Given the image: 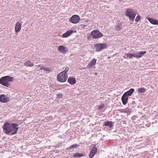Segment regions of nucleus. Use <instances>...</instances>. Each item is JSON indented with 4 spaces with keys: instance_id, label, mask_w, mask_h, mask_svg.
<instances>
[{
    "instance_id": "obj_4",
    "label": "nucleus",
    "mask_w": 158,
    "mask_h": 158,
    "mask_svg": "<svg viewBox=\"0 0 158 158\" xmlns=\"http://www.w3.org/2000/svg\"><path fill=\"white\" fill-rule=\"evenodd\" d=\"M136 15V13L133 10L130 9L127 10L126 13V15L129 18L131 21H134Z\"/></svg>"
},
{
    "instance_id": "obj_3",
    "label": "nucleus",
    "mask_w": 158,
    "mask_h": 158,
    "mask_svg": "<svg viewBox=\"0 0 158 158\" xmlns=\"http://www.w3.org/2000/svg\"><path fill=\"white\" fill-rule=\"evenodd\" d=\"M69 70L68 68H66L65 70L63 71L57 76V79L58 81L60 82H64L68 78L67 72Z\"/></svg>"
},
{
    "instance_id": "obj_28",
    "label": "nucleus",
    "mask_w": 158,
    "mask_h": 158,
    "mask_svg": "<svg viewBox=\"0 0 158 158\" xmlns=\"http://www.w3.org/2000/svg\"><path fill=\"white\" fill-rule=\"evenodd\" d=\"M140 18L141 17L140 16H139V15H137L135 19V22H138L140 19Z\"/></svg>"
},
{
    "instance_id": "obj_9",
    "label": "nucleus",
    "mask_w": 158,
    "mask_h": 158,
    "mask_svg": "<svg viewBox=\"0 0 158 158\" xmlns=\"http://www.w3.org/2000/svg\"><path fill=\"white\" fill-rule=\"evenodd\" d=\"M10 101V98L5 94L0 95V102L3 103H7Z\"/></svg>"
},
{
    "instance_id": "obj_23",
    "label": "nucleus",
    "mask_w": 158,
    "mask_h": 158,
    "mask_svg": "<svg viewBox=\"0 0 158 158\" xmlns=\"http://www.w3.org/2000/svg\"><path fill=\"white\" fill-rule=\"evenodd\" d=\"M40 69V70H43L44 71H45L47 72H48V73L50 72V71H51V70H50V69L49 68H45V67H41Z\"/></svg>"
},
{
    "instance_id": "obj_18",
    "label": "nucleus",
    "mask_w": 158,
    "mask_h": 158,
    "mask_svg": "<svg viewBox=\"0 0 158 158\" xmlns=\"http://www.w3.org/2000/svg\"><path fill=\"white\" fill-rule=\"evenodd\" d=\"M85 153L84 152H82L81 153H77L73 154V156L75 157L80 158L85 156Z\"/></svg>"
},
{
    "instance_id": "obj_19",
    "label": "nucleus",
    "mask_w": 158,
    "mask_h": 158,
    "mask_svg": "<svg viewBox=\"0 0 158 158\" xmlns=\"http://www.w3.org/2000/svg\"><path fill=\"white\" fill-rule=\"evenodd\" d=\"M24 65L27 67H31L34 65V64L29 60L27 61L24 64Z\"/></svg>"
},
{
    "instance_id": "obj_8",
    "label": "nucleus",
    "mask_w": 158,
    "mask_h": 158,
    "mask_svg": "<svg viewBox=\"0 0 158 158\" xmlns=\"http://www.w3.org/2000/svg\"><path fill=\"white\" fill-rule=\"evenodd\" d=\"M146 53V51H144L139 52L135 53H131V57H133L137 58H140L142 57Z\"/></svg>"
},
{
    "instance_id": "obj_26",
    "label": "nucleus",
    "mask_w": 158,
    "mask_h": 158,
    "mask_svg": "<svg viewBox=\"0 0 158 158\" xmlns=\"http://www.w3.org/2000/svg\"><path fill=\"white\" fill-rule=\"evenodd\" d=\"M124 55L126 56V57H124V58H131V53H125L124 54Z\"/></svg>"
},
{
    "instance_id": "obj_7",
    "label": "nucleus",
    "mask_w": 158,
    "mask_h": 158,
    "mask_svg": "<svg viewBox=\"0 0 158 158\" xmlns=\"http://www.w3.org/2000/svg\"><path fill=\"white\" fill-rule=\"evenodd\" d=\"M80 20V17L77 15H74L70 19V22L74 24L78 23Z\"/></svg>"
},
{
    "instance_id": "obj_11",
    "label": "nucleus",
    "mask_w": 158,
    "mask_h": 158,
    "mask_svg": "<svg viewBox=\"0 0 158 158\" xmlns=\"http://www.w3.org/2000/svg\"><path fill=\"white\" fill-rule=\"evenodd\" d=\"M97 152V149L96 147V145L94 144V147L92 150L90 151V153L89 155V156L90 158H93L95 155L96 154Z\"/></svg>"
},
{
    "instance_id": "obj_31",
    "label": "nucleus",
    "mask_w": 158,
    "mask_h": 158,
    "mask_svg": "<svg viewBox=\"0 0 158 158\" xmlns=\"http://www.w3.org/2000/svg\"><path fill=\"white\" fill-rule=\"evenodd\" d=\"M68 82H69V78L68 79Z\"/></svg>"
},
{
    "instance_id": "obj_29",
    "label": "nucleus",
    "mask_w": 158,
    "mask_h": 158,
    "mask_svg": "<svg viewBox=\"0 0 158 158\" xmlns=\"http://www.w3.org/2000/svg\"><path fill=\"white\" fill-rule=\"evenodd\" d=\"M56 98H61L63 96L62 94L60 93H59V94H56Z\"/></svg>"
},
{
    "instance_id": "obj_16",
    "label": "nucleus",
    "mask_w": 158,
    "mask_h": 158,
    "mask_svg": "<svg viewBox=\"0 0 158 158\" xmlns=\"http://www.w3.org/2000/svg\"><path fill=\"white\" fill-rule=\"evenodd\" d=\"M134 91V89L133 88L130 89L129 90L125 92L124 94L126 96L129 97L131 96Z\"/></svg>"
},
{
    "instance_id": "obj_36",
    "label": "nucleus",
    "mask_w": 158,
    "mask_h": 158,
    "mask_svg": "<svg viewBox=\"0 0 158 158\" xmlns=\"http://www.w3.org/2000/svg\"><path fill=\"white\" fill-rule=\"evenodd\" d=\"M83 20V19H81V21Z\"/></svg>"
},
{
    "instance_id": "obj_34",
    "label": "nucleus",
    "mask_w": 158,
    "mask_h": 158,
    "mask_svg": "<svg viewBox=\"0 0 158 158\" xmlns=\"http://www.w3.org/2000/svg\"><path fill=\"white\" fill-rule=\"evenodd\" d=\"M74 32H75L76 33L77 31H76V30H74V31H73Z\"/></svg>"
},
{
    "instance_id": "obj_27",
    "label": "nucleus",
    "mask_w": 158,
    "mask_h": 158,
    "mask_svg": "<svg viewBox=\"0 0 158 158\" xmlns=\"http://www.w3.org/2000/svg\"><path fill=\"white\" fill-rule=\"evenodd\" d=\"M104 106V104H101L100 105L98 106V109L99 110H101L103 108Z\"/></svg>"
},
{
    "instance_id": "obj_24",
    "label": "nucleus",
    "mask_w": 158,
    "mask_h": 158,
    "mask_svg": "<svg viewBox=\"0 0 158 158\" xmlns=\"http://www.w3.org/2000/svg\"><path fill=\"white\" fill-rule=\"evenodd\" d=\"M79 145L77 144H74L70 146V149H72L73 148H76L77 147H78Z\"/></svg>"
},
{
    "instance_id": "obj_20",
    "label": "nucleus",
    "mask_w": 158,
    "mask_h": 158,
    "mask_svg": "<svg viewBox=\"0 0 158 158\" xmlns=\"http://www.w3.org/2000/svg\"><path fill=\"white\" fill-rule=\"evenodd\" d=\"M76 81L75 78L73 77H70V84L71 85H74L76 84Z\"/></svg>"
},
{
    "instance_id": "obj_6",
    "label": "nucleus",
    "mask_w": 158,
    "mask_h": 158,
    "mask_svg": "<svg viewBox=\"0 0 158 158\" xmlns=\"http://www.w3.org/2000/svg\"><path fill=\"white\" fill-rule=\"evenodd\" d=\"M91 35L94 39L101 37L103 36V34L98 30L93 31L91 32Z\"/></svg>"
},
{
    "instance_id": "obj_2",
    "label": "nucleus",
    "mask_w": 158,
    "mask_h": 158,
    "mask_svg": "<svg viewBox=\"0 0 158 158\" xmlns=\"http://www.w3.org/2000/svg\"><path fill=\"white\" fill-rule=\"evenodd\" d=\"M14 79V77L10 76L3 77L0 78V84L8 87L10 85V82H13Z\"/></svg>"
},
{
    "instance_id": "obj_32",
    "label": "nucleus",
    "mask_w": 158,
    "mask_h": 158,
    "mask_svg": "<svg viewBox=\"0 0 158 158\" xmlns=\"http://www.w3.org/2000/svg\"><path fill=\"white\" fill-rule=\"evenodd\" d=\"M134 116H133V117H132V119H134Z\"/></svg>"
},
{
    "instance_id": "obj_10",
    "label": "nucleus",
    "mask_w": 158,
    "mask_h": 158,
    "mask_svg": "<svg viewBox=\"0 0 158 158\" xmlns=\"http://www.w3.org/2000/svg\"><path fill=\"white\" fill-rule=\"evenodd\" d=\"M22 23H20L18 22L16 23L15 27V33H18L20 31L22 27Z\"/></svg>"
},
{
    "instance_id": "obj_14",
    "label": "nucleus",
    "mask_w": 158,
    "mask_h": 158,
    "mask_svg": "<svg viewBox=\"0 0 158 158\" xmlns=\"http://www.w3.org/2000/svg\"><path fill=\"white\" fill-rule=\"evenodd\" d=\"M58 50L63 53H66L68 51V48H66L64 46H60L58 47Z\"/></svg>"
},
{
    "instance_id": "obj_21",
    "label": "nucleus",
    "mask_w": 158,
    "mask_h": 158,
    "mask_svg": "<svg viewBox=\"0 0 158 158\" xmlns=\"http://www.w3.org/2000/svg\"><path fill=\"white\" fill-rule=\"evenodd\" d=\"M113 122L112 121H106L104 123V125L106 126L109 127L110 128H111L113 126Z\"/></svg>"
},
{
    "instance_id": "obj_5",
    "label": "nucleus",
    "mask_w": 158,
    "mask_h": 158,
    "mask_svg": "<svg viewBox=\"0 0 158 158\" xmlns=\"http://www.w3.org/2000/svg\"><path fill=\"white\" fill-rule=\"evenodd\" d=\"M107 47V45L105 43L98 44L95 45L94 48H95V51L100 52L101 50L106 49Z\"/></svg>"
},
{
    "instance_id": "obj_25",
    "label": "nucleus",
    "mask_w": 158,
    "mask_h": 158,
    "mask_svg": "<svg viewBox=\"0 0 158 158\" xmlns=\"http://www.w3.org/2000/svg\"><path fill=\"white\" fill-rule=\"evenodd\" d=\"M138 91L140 93H144L146 91V89L143 87L140 88L138 89Z\"/></svg>"
},
{
    "instance_id": "obj_35",
    "label": "nucleus",
    "mask_w": 158,
    "mask_h": 158,
    "mask_svg": "<svg viewBox=\"0 0 158 158\" xmlns=\"http://www.w3.org/2000/svg\"><path fill=\"white\" fill-rule=\"evenodd\" d=\"M95 75H97V73H95Z\"/></svg>"
},
{
    "instance_id": "obj_12",
    "label": "nucleus",
    "mask_w": 158,
    "mask_h": 158,
    "mask_svg": "<svg viewBox=\"0 0 158 158\" xmlns=\"http://www.w3.org/2000/svg\"><path fill=\"white\" fill-rule=\"evenodd\" d=\"M128 97L126 96L125 95L123 94L121 97V100L123 104L124 105H125L127 103L128 100Z\"/></svg>"
},
{
    "instance_id": "obj_15",
    "label": "nucleus",
    "mask_w": 158,
    "mask_h": 158,
    "mask_svg": "<svg viewBox=\"0 0 158 158\" xmlns=\"http://www.w3.org/2000/svg\"><path fill=\"white\" fill-rule=\"evenodd\" d=\"M148 19L151 24L155 25H158V20L150 18H148Z\"/></svg>"
},
{
    "instance_id": "obj_1",
    "label": "nucleus",
    "mask_w": 158,
    "mask_h": 158,
    "mask_svg": "<svg viewBox=\"0 0 158 158\" xmlns=\"http://www.w3.org/2000/svg\"><path fill=\"white\" fill-rule=\"evenodd\" d=\"M18 125L16 123L5 122L3 124L2 128L6 134L13 135L16 134L19 129Z\"/></svg>"
},
{
    "instance_id": "obj_22",
    "label": "nucleus",
    "mask_w": 158,
    "mask_h": 158,
    "mask_svg": "<svg viewBox=\"0 0 158 158\" xmlns=\"http://www.w3.org/2000/svg\"><path fill=\"white\" fill-rule=\"evenodd\" d=\"M63 38H66L69 36V31H67L61 36Z\"/></svg>"
},
{
    "instance_id": "obj_33",
    "label": "nucleus",
    "mask_w": 158,
    "mask_h": 158,
    "mask_svg": "<svg viewBox=\"0 0 158 158\" xmlns=\"http://www.w3.org/2000/svg\"><path fill=\"white\" fill-rule=\"evenodd\" d=\"M134 116H133V117H132V119H134Z\"/></svg>"
},
{
    "instance_id": "obj_13",
    "label": "nucleus",
    "mask_w": 158,
    "mask_h": 158,
    "mask_svg": "<svg viewBox=\"0 0 158 158\" xmlns=\"http://www.w3.org/2000/svg\"><path fill=\"white\" fill-rule=\"evenodd\" d=\"M122 28V24L120 22L118 21L117 24L114 26L115 30L116 31H119Z\"/></svg>"
},
{
    "instance_id": "obj_30",
    "label": "nucleus",
    "mask_w": 158,
    "mask_h": 158,
    "mask_svg": "<svg viewBox=\"0 0 158 158\" xmlns=\"http://www.w3.org/2000/svg\"><path fill=\"white\" fill-rule=\"evenodd\" d=\"M73 32V30H70V35L71 34H72Z\"/></svg>"
},
{
    "instance_id": "obj_17",
    "label": "nucleus",
    "mask_w": 158,
    "mask_h": 158,
    "mask_svg": "<svg viewBox=\"0 0 158 158\" xmlns=\"http://www.w3.org/2000/svg\"><path fill=\"white\" fill-rule=\"evenodd\" d=\"M97 60L94 58L93 60H92L90 62H89L88 66L89 67H92L93 66L95 65Z\"/></svg>"
}]
</instances>
